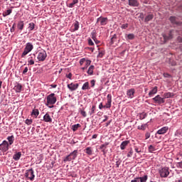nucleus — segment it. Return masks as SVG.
<instances>
[{"mask_svg":"<svg viewBox=\"0 0 182 182\" xmlns=\"http://www.w3.org/2000/svg\"><path fill=\"white\" fill-rule=\"evenodd\" d=\"M58 101V98L55 97V94H50L48 96H46V107L48 108L52 109L53 108V105L55 104V102Z\"/></svg>","mask_w":182,"mask_h":182,"instance_id":"nucleus-1","label":"nucleus"},{"mask_svg":"<svg viewBox=\"0 0 182 182\" xmlns=\"http://www.w3.org/2000/svg\"><path fill=\"white\" fill-rule=\"evenodd\" d=\"M77 157V150H74L73 152H70V154H68L67 156L65 157L63 159V162H69L73 160H76V158Z\"/></svg>","mask_w":182,"mask_h":182,"instance_id":"nucleus-2","label":"nucleus"},{"mask_svg":"<svg viewBox=\"0 0 182 182\" xmlns=\"http://www.w3.org/2000/svg\"><path fill=\"white\" fill-rule=\"evenodd\" d=\"M33 50V45H31V43H26V47H24V51L22 52L21 58H24V57L28 55L31 50Z\"/></svg>","mask_w":182,"mask_h":182,"instance_id":"nucleus-3","label":"nucleus"},{"mask_svg":"<svg viewBox=\"0 0 182 182\" xmlns=\"http://www.w3.org/2000/svg\"><path fill=\"white\" fill-rule=\"evenodd\" d=\"M107 102H106V105H104L102 104V102H100V105H98V109L102 110V109L111 108V95L110 94L107 95Z\"/></svg>","mask_w":182,"mask_h":182,"instance_id":"nucleus-4","label":"nucleus"},{"mask_svg":"<svg viewBox=\"0 0 182 182\" xmlns=\"http://www.w3.org/2000/svg\"><path fill=\"white\" fill-rule=\"evenodd\" d=\"M24 176L26 178H28V180H30V181H33L35 178V175L33 174V169H28L26 170V173H24Z\"/></svg>","mask_w":182,"mask_h":182,"instance_id":"nucleus-5","label":"nucleus"},{"mask_svg":"<svg viewBox=\"0 0 182 182\" xmlns=\"http://www.w3.org/2000/svg\"><path fill=\"white\" fill-rule=\"evenodd\" d=\"M12 144H9L6 141H3L2 144H0V151H2V152L5 153L7 151V150H9V146Z\"/></svg>","mask_w":182,"mask_h":182,"instance_id":"nucleus-6","label":"nucleus"},{"mask_svg":"<svg viewBox=\"0 0 182 182\" xmlns=\"http://www.w3.org/2000/svg\"><path fill=\"white\" fill-rule=\"evenodd\" d=\"M165 99L168 98L161 97H159V95H156V97H154V98H152V100H154V103L161 105L163 103H165Z\"/></svg>","mask_w":182,"mask_h":182,"instance_id":"nucleus-7","label":"nucleus"},{"mask_svg":"<svg viewBox=\"0 0 182 182\" xmlns=\"http://www.w3.org/2000/svg\"><path fill=\"white\" fill-rule=\"evenodd\" d=\"M168 168L164 167L161 168V169H159V176L161 178H166L168 176Z\"/></svg>","mask_w":182,"mask_h":182,"instance_id":"nucleus-8","label":"nucleus"},{"mask_svg":"<svg viewBox=\"0 0 182 182\" xmlns=\"http://www.w3.org/2000/svg\"><path fill=\"white\" fill-rule=\"evenodd\" d=\"M147 180H148V176L144 175L141 177H135L134 178V179H132L129 182H146Z\"/></svg>","mask_w":182,"mask_h":182,"instance_id":"nucleus-9","label":"nucleus"},{"mask_svg":"<svg viewBox=\"0 0 182 182\" xmlns=\"http://www.w3.org/2000/svg\"><path fill=\"white\" fill-rule=\"evenodd\" d=\"M36 58H37V60L43 62L44 60L46 59V52L45 51L39 52V53L37 54V56H36Z\"/></svg>","mask_w":182,"mask_h":182,"instance_id":"nucleus-10","label":"nucleus"},{"mask_svg":"<svg viewBox=\"0 0 182 182\" xmlns=\"http://www.w3.org/2000/svg\"><path fill=\"white\" fill-rule=\"evenodd\" d=\"M77 87H79V85L77 83H70L67 85V88L70 92L76 91V90L77 89Z\"/></svg>","mask_w":182,"mask_h":182,"instance_id":"nucleus-11","label":"nucleus"},{"mask_svg":"<svg viewBox=\"0 0 182 182\" xmlns=\"http://www.w3.org/2000/svg\"><path fill=\"white\" fill-rule=\"evenodd\" d=\"M97 23H100V26H104L107 23V18L100 17L97 18Z\"/></svg>","mask_w":182,"mask_h":182,"instance_id":"nucleus-12","label":"nucleus"},{"mask_svg":"<svg viewBox=\"0 0 182 182\" xmlns=\"http://www.w3.org/2000/svg\"><path fill=\"white\" fill-rule=\"evenodd\" d=\"M35 64V54H30L28 58V65H33Z\"/></svg>","mask_w":182,"mask_h":182,"instance_id":"nucleus-13","label":"nucleus"},{"mask_svg":"<svg viewBox=\"0 0 182 182\" xmlns=\"http://www.w3.org/2000/svg\"><path fill=\"white\" fill-rule=\"evenodd\" d=\"M168 131V127H163L161 129H159L158 132H156V134H158L159 135H163L166 133V132Z\"/></svg>","mask_w":182,"mask_h":182,"instance_id":"nucleus-14","label":"nucleus"},{"mask_svg":"<svg viewBox=\"0 0 182 182\" xmlns=\"http://www.w3.org/2000/svg\"><path fill=\"white\" fill-rule=\"evenodd\" d=\"M13 90H15L16 93H20L22 90V85H20V83L16 82L15 84V87H13Z\"/></svg>","mask_w":182,"mask_h":182,"instance_id":"nucleus-15","label":"nucleus"},{"mask_svg":"<svg viewBox=\"0 0 182 182\" xmlns=\"http://www.w3.org/2000/svg\"><path fill=\"white\" fill-rule=\"evenodd\" d=\"M135 94V90L132 88L128 90L127 92H126V96H128V98L132 99L133 98V95Z\"/></svg>","mask_w":182,"mask_h":182,"instance_id":"nucleus-16","label":"nucleus"},{"mask_svg":"<svg viewBox=\"0 0 182 182\" xmlns=\"http://www.w3.org/2000/svg\"><path fill=\"white\" fill-rule=\"evenodd\" d=\"M128 5L132 7L139 6V2L137 0H128Z\"/></svg>","mask_w":182,"mask_h":182,"instance_id":"nucleus-17","label":"nucleus"},{"mask_svg":"<svg viewBox=\"0 0 182 182\" xmlns=\"http://www.w3.org/2000/svg\"><path fill=\"white\" fill-rule=\"evenodd\" d=\"M43 121H45L46 123H52V117H50V114L46 113L45 116H43Z\"/></svg>","mask_w":182,"mask_h":182,"instance_id":"nucleus-18","label":"nucleus"},{"mask_svg":"<svg viewBox=\"0 0 182 182\" xmlns=\"http://www.w3.org/2000/svg\"><path fill=\"white\" fill-rule=\"evenodd\" d=\"M157 93V87H154L149 92V97H151Z\"/></svg>","mask_w":182,"mask_h":182,"instance_id":"nucleus-19","label":"nucleus"},{"mask_svg":"<svg viewBox=\"0 0 182 182\" xmlns=\"http://www.w3.org/2000/svg\"><path fill=\"white\" fill-rule=\"evenodd\" d=\"M154 18V14H149L146 15V17H144V23H148Z\"/></svg>","mask_w":182,"mask_h":182,"instance_id":"nucleus-20","label":"nucleus"},{"mask_svg":"<svg viewBox=\"0 0 182 182\" xmlns=\"http://www.w3.org/2000/svg\"><path fill=\"white\" fill-rule=\"evenodd\" d=\"M7 144H13V142L15 141V136H14L13 135L7 136Z\"/></svg>","mask_w":182,"mask_h":182,"instance_id":"nucleus-21","label":"nucleus"},{"mask_svg":"<svg viewBox=\"0 0 182 182\" xmlns=\"http://www.w3.org/2000/svg\"><path fill=\"white\" fill-rule=\"evenodd\" d=\"M83 151L85 152V154H87V156L92 155V148L87 147L85 150H83Z\"/></svg>","mask_w":182,"mask_h":182,"instance_id":"nucleus-22","label":"nucleus"},{"mask_svg":"<svg viewBox=\"0 0 182 182\" xmlns=\"http://www.w3.org/2000/svg\"><path fill=\"white\" fill-rule=\"evenodd\" d=\"M16 28H18V30L22 31V29H24V21H18V23L16 24Z\"/></svg>","mask_w":182,"mask_h":182,"instance_id":"nucleus-23","label":"nucleus"},{"mask_svg":"<svg viewBox=\"0 0 182 182\" xmlns=\"http://www.w3.org/2000/svg\"><path fill=\"white\" fill-rule=\"evenodd\" d=\"M22 156V154L20 152L15 153L14 155H13V160L18 161L20 159V156Z\"/></svg>","mask_w":182,"mask_h":182,"instance_id":"nucleus-24","label":"nucleus"},{"mask_svg":"<svg viewBox=\"0 0 182 182\" xmlns=\"http://www.w3.org/2000/svg\"><path fill=\"white\" fill-rule=\"evenodd\" d=\"M129 144V141H124L122 143H121V150H124L126 149V146H128V144Z\"/></svg>","mask_w":182,"mask_h":182,"instance_id":"nucleus-25","label":"nucleus"},{"mask_svg":"<svg viewBox=\"0 0 182 182\" xmlns=\"http://www.w3.org/2000/svg\"><path fill=\"white\" fill-rule=\"evenodd\" d=\"M93 70H95V65H91L89 69L87 70V75H92Z\"/></svg>","mask_w":182,"mask_h":182,"instance_id":"nucleus-26","label":"nucleus"},{"mask_svg":"<svg viewBox=\"0 0 182 182\" xmlns=\"http://www.w3.org/2000/svg\"><path fill=\"white\" fill-rule=\"evenodd\" d=\"M31 116H33L34 118H37L38 116V109H33L31 110Z\"/></svg>","mask_w":182,"mask_h":182,"instance_id":"nucleus-27","label":"nucleus"},{"mask_svg":"<svg viewBox=\"0 0 182 182\" xmlns=\"http://www.w3.org/2000/svg\"><path fill=\"white\" fill-rule=\"evenodd\" d=\"M168 21H170L171 23L172 24H176V25L178 24V22L176 21V17L174 16H171L170 18H168Z\"/></svg>","mask_w":182,"mask_h":182,"instance_id":"nucleus-28","label":"nucleus"},{"mask_svg":"<svg viewBox=\"0 0 182 182\" xmlns=\"http://www.w3.org/2000/svg\"><path fill=\"white\" fill-rule=\"evenodd\" d=\"M173 95L171 92H166L165 94H163V98L168 99L172 97Z\"/></svg>","mask_w":182,"mask_h":182,"instance_id":"nucleus-29","label":"nucleus"},{"mask_svg":"<svg viewBox=\"0 0 182 182\" xmlns=\"http://www.w3.org/2000/svg\"><path fill=\"white\" fill-rule=\"evenodd\" d=\"M81 126L80 125V124H76L73 125V127H71V130H73V132H76L78 128H80Z\"/></svg>","mask_w":182,"mask_h":182,"instance_id":"nucleus-30","label":"nucleus"},{"mask_svg":"<svg viewBox=\"0 0 182 182\" xmlns=\"http://www.w3.org/2000/svg\"><path fill=\"white\" fill-rule=\"evenodd\" d=\"M79 28H80V23L77 21L74 22V28L73 29V31H76Z\"/></svg>","mask_w":182,"mask_h":182,"instance_id":"nucleus-31","label":"nucleus"},{"mask_svg":"<svg viewBox=\"0 0 182 182\" xmlns=\"http://www.w3.org/2000/svg\"><path fill=\"white\" fill-rule=\"evenodd\" d=\"M76 4H77V0H73V2L68 4V7L70 9L74 8V5H76Z\"/></svg>","mask_w":182,"mask_h":182,"instance_id":"nucleus-32","label":"nucleus"},{"mask_svg":"<svg viewBox=\"0 0 182 182\" xmlns=\"http://www.w3.org/2000/svg\"><path fill=\"white\" fill-rule=\"evenodd\" d=\"M89 82L83 83V85H82V90H89Z\"/></svg>","mask_w":182,"mask_h":182,"instance_id":"nucleus-33","label":"nucleus"},{"mask_svg":"<svg viewBox=\"0 0 182 182\" xmlns=\"http://www.w3.org/2000/svg\"><path fill=\"white\" fill-rule=\"evenodd\" d=\"M12 11H13L11 10V9H9V10H6V11H4V13H3L4 17L9 16Z\"/></svg>","mask_w":182,"mask_h":182,"instance_id":"nucleus-34","label":"nucleus"},{"mask_svg":"<svg viewBox=\"0 0 182 182\" xmlns=\"http://www.w3.org/2000/svg\"><path fill=\"white\" fill-rule=\"evenodd\" d=\"M174 136L176 137L182 136V132L181 130H176V132H174Z\"/></svg>","mask_w":182,"mask_h":182,"instance_id":"nucleus-35","label":"nucleus"},{"mask_svg":"<svg viewBox=\"0 0 182 182\" xmlns=\"http://www.w3.org/2000/svg\"><path fill=\"white\" fill-rule=\"evenodd\" d=\"M35 28V24L33 23H30L28 26V29L30 30V31H33Z\"/></svg>","mask_w":182,"mask_h":182,"instance_id":"nucleus-36","label":"nucleus"},{"mask_svg":"<svg viewBox=\"0 0 182 182\" xmlns=\"http://www.w3.org/2000/svg\"><path fill=\"white\" fill-rule=\"evenodd\" d=\"M172 38V35L171 33H168V36L163 35V39L165 41H168L169 39Z\"/></svg>","mask_w":182,"mask_h":182,"instance_id":"nucleus-37","label":"nucleus"},{"mask_svg":"<svg viewBox=\"0 0 182 182\" xmlns=\"http://www.w3.org/2000/svg\"><path fill=\"white\" fill-rule=\"evenodd\" d=\"M145 118H146V113L143 112V113L139 114V119L140 120H143Z\"/></svg>","mask_w":182,"mask_h":182,"instance_id":"nucleus-38","label":"nucleus"},{"mask_svg":"<svg viewBox=\"0 0 182 182\" xmlns=\"http://www.w3.org/2000/svg\"><path fill=\"white\" fill-rule=\"evenodd\" d=\"M132 155H133V149H132V148H129V151H128L127 155H126V157L132 158Z\"/></svg>","mask_w":182,"mask_h":182,"instance_id":"nucleus-39","label":"nucleus"},{"mask_svg":"<svg viewBox=\"0 0 182 182\" xmlns=\"http://www.w3.org/2000/svg\"><path fill=\"white\" fill-rule=\"evenodd\" d=\"M87 44L89 45V46H95V43L92 42V40H90V38H87Z\"/></svg>","mask_w":182,"mask_h":182,"instance_id":"nucleus-40","label":"nucleus"},{"mask_svg":"<svg viewBox=\"0 0 182 182\" xmlns=\"http://www.w3.org/2000/svg\"><path fill=\"white\" fill-rule=\"evenodd\" d=\"M87 61H90V60H86L85 58L80 59V65H83L84 63H87Z\"/></svg>","mask_w":182,"mask_h":182,"instance_id":"nucleus-41","label":"nucleus"},{"mask_svg":"<svg viewBox=\"0 0 182 182\" xmlns=\"http://www.w3.org/2000/svg\"><path fill=\"white\" fill-rule=\"evenodd\" d=\"M146 129V124H142L141 126L137 127V129H139V130L144 131V129Z\"/></svg>","mask_w":182,"mask_h":182,"instance_id":"nucleus-42","label":"nucleus"},{"mask_svg":"<svg viewBox=\"0 0 182 182\" xmlns=\"http://www.w3.org/2000/svg\"><path fill=\"white\" fill-rule=\"evenodd\" d=\"M154 151H156V148H154V146H149V152L154 153Z\"/></svg>","mask_w":182,"mask_h":182,"instance_id":"nucleus-43","label":"nucleus"},{"mask_svg":"<svg viewBox=\"0 0 182 182\" xmlns=\"http://www.w3.org/2000/svg\"><path fill=\"white\" fill-rule=\"evenodd\" d=\"M116 40H117V35H113V37H111L110 44L113 45V43H114V41Z\"/></svg>","mask_w":182,"mask_h":182,"instance_id":"nucleus-44","label":"nucleus"},{"mask_svg":"<svg viewBox=\"0 0 182 182\" xmlns=\"http://www.w3.org/2000/svg\"><path fill=\"white\" fill-rule=\"evenodd\" d=\"M108 145L109 143H104L103 144L100 145V149L104 150V149H105Z\"/></svg>","mask_w":182,"mask_h":182,"instance_id":"nucleus-45","label":"nucleus"},{"mask_svg":"<svg viewBox=\"0 0 182 182\" xmlns=\"http://www.w3.org/2000/svg\"><path fill=\"white\" fill-rule=\"evenodd\" d=\"M80 114H82L83 117H87V114L85 113V111L83 110V109H80Z\"/></svg>","mask_w":182,"mask_h":182,"instance_id":"nucleus-46","label":"nucleus"},{"mask_svg":"<svg viewBox=\"0 0 182 182\" xmlns=\"http://www.w3.org/2000/svg\"><path fill=\"white\" fill-rule=\"evenodd\" d=\"M33 122V121H32L31 119H26L25 121V123H26V125H31V123Z\"/></svg>","mask_w":182,"mask_h":182,"instance_id":"nucleus-47","label":"nucleus"},{"mask_svg":"<svg viewBox=\"0 0 182 182\" xmlns=\"http://www.w3.org/2000/svg\"><path fill=\"white\" fill-rule=\"evenodd\" d=\"M128 40L132 41L133 40V38H134V36L133 35V33H129L127 36Z\"/></svg>","mask_w":182,"mask_h":182,"instance_id":"nucleus-48","label":"nucleus"},{"mask_svg":"<svg viewBox=\"0 0 182 182\" xmlns=\"http://www.w3.org/2000/svg\"><path fill=\"white\" fill-rule=\"evenodd\" d=\"M176 168H182V161L178 162V163L176 164Z\"/></svg>","mask_w":182,"mask_h":182,"instance_id":"nucleus-49","label":"nucleus"},{"mask_svg":"<svg viewBox=\"0 0 182 182\" xmlns=\"http://www.w3.org/2000/svg\"><path fill=\"white\" fill-rule=\"evenodd\" d=\"M122 29H126L128 28V23H124L121 26Z\"/></svg>","mask_w":182,"mask_h":182,"instance_id":"nucleus-50","label":"nucleus"},{"mask_svg":"<svg viewBox=\"0 0 182 182\" xmlns=\"http://www.w3.org/2000/svg\"><path fill=\"white\" fill-rule=\"evenodd\" d=\"M91 39L96 40V35L95 34V32L91 33Z\"/></svg>","mask_w":182,"mask_h":182,"instance_id":"nucleus-51","label":"nucleus"},{"mask_svg":"<svg viewBox=\"0 0 182 182\" xmlns=\"http://www.w3.org/2000/svg\"><path fill=\"white\" fill-rule=\"evenodd\" d=\"M150 138V133L146 132V134H144V139H148Z\"/></svg>","mask_w":182,"mask_h":182,"instance_id":"nucleus-52","label":"nucleus"},{"mask_svg":"<svg viewBox=\"0 0 182 182\" xmlns=\"http://www.w3.org/2000/svg\"><path fill=\"white\" fill-rule=\"evenodd\" d=\"M163 77H165V78L171 77V75H168V73H163Z\"/></svg>","mask_w":182,"mask_h":182,"instance_id":"nucleus-53","label":"nucleus"},{"mask_svg":"<svg viewBox=\"0 0 182 182\" xmlns=\"http://www.w3.org/2000/svg\"><path fill=\"white\" fill-rule=\"evenodd\" d=\"M104 56V52L101 51L100 53H98V58H102Z\"/></svg>","mask_w":182,"mask_h":182,"instance_id":"nucleus-54","label":"nucleus"},{"mask_svg":"<svg viewBox=\"0 0 182 182\" xmlns=\"http://www.w3.org/2000/svg\"><path fill=\"white\" fill-rule=\"evenodd\" d=\"M83 64H85V67H90V60H87V63H85Z\"/></svg>","mask_w":182,"mask_h":182,"instance_id":"nucleus-55","label":"nucleus"},{"mask_svg":"<svg viewBox=\"0 0 182 182\" xmlns=\"http://www.w3.org/2000/svg\"><path fill=\"white\" fill-rule=\"evenodd\" d=\"M95 80H91V87H95Z\"/></svg>","mask_w":182,"mask_h":182,"instance_id":"nucleus-56","label":"nucleus"},{"mask_svg":"<svg viewBox=\"0 0 182 182\" xmlns=\"http://www.w3.org/2000/svg\"><path fill=\"white\" fill-rule=\"evenodd\" d=\"M95 106H92V107L91 108V113L90 114H95Z\"/></svg>","mask_w":182,"mask_h":182,"instance_id":"nucleus-57","label":"nucleus"},{"mask_svg":"<svg viewBox=\"0 0 182 182\" xmlns=\"http://www.w3.org/2000/svg\"><path fill=\"white\" fill-rule=\"evenodd\" d=\"M67 78H68V80H72V74L68 73V75H67Z\"/></svg>","mask_w":182,"mask_h":182,"instance_id":"nucleus-58","label":"nucleus"},{"mask_svg":"<svg viewBox=\"0 0 182 182\" xmlns=\"http://www.w3.org/2000/svg\"><path fill=\"white\" fill-rule=\"evenodd\" d=\"M106 121H107V115H104V119L102 120V122H105Z\"/></svg>","mask_w":182,"mask_h":182,"instance_id":"nucleus-59","label":"nucleus"},{"mask_svg":"<svg viewBox=\"0 0 182 182\" xmlns=\"http://www.w3.org/2000/svg\"><path fill=\"white\" fill-rule=\"evenodd\" d=\"M26 73H28V68H27V67H26V68H24V70L22 71V74H26Z\"/></svg>","mask_w":182,"mask_h":182,"instance_id":"nucleus-60","label":"nucleus"},{"mask_svg":"<svg viewBox=\"0 0 182 182\" xmlns=\"http://www.w3.org/2000/svg\"><path fill=\"white\" fill-rule=\"evenodd\" d=\"M91 41H95V43L97 44V45H98V43H100V41H98V40H96V39L95 40H92L91 39Z\"/></svg>","mask_w":182,"mask_h":182,"instance_id":"nucleus-61","label":"nucleus"},{"mask_svg":"<svg viewBox=\"0 0 182 182\" xmlns=\"http://www.w3.org/2000/svg\"><path fill=\"white\" fill-rule=\"evenodd\" d=\"M10 31H15V24H13V27H11V29H10Z\"/></svg>","mask_w":182,"mask_h":182,"instance_id":"nucleus-62","label":"nucleus"},{"mask_svg":"<svg viewBox=\"0 0 182 182\" xmlns=\"http://www.w3.org/2000/svg\"><path fill=\"white\" fill-rule=\"evenodd\" d=\"M50 87H52V88L58 87V85H50Z\"/></svg>","mask_w":182,"mask_h":182,"instance_id":"nucleus-63","label":"nucleus"},{"mask_svg":"<svg viewBox=\"0 0 182 182\" xmlns=\"http://www.w3.org/2000/svg\"><path fill=\"white\" fill-rule=\"evenodd\" d=\"M134 150H135V153H137V154L141 153V150H139L138 148H135Z\"/></svg>","mask_w":182,"mask_h":182,"instance_id":"nucleus-64","label":"nucleus"}]
</instances>
